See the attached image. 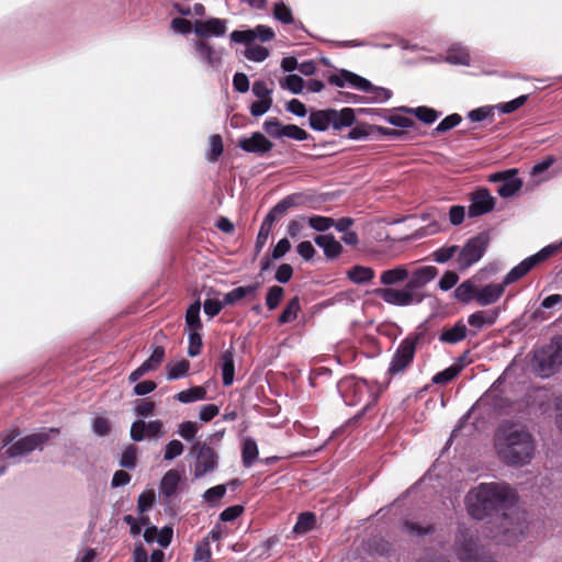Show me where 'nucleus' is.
I'll list each match as a JSON object with an SVG mask.
<instances>
[{"instance_id":"obj_1","label":"nucleus","mask_w":562,"mask_h":562,"mask_svg":"<svg viewBox=\"0 0 562 562\" xmlns=\"http://www.w3.org/2000/svg\"><path fill=\"white\" fill-rule=\"evenodd\" d=\"M465 503L469 515L476 520L497 518V536L506 544H514L525 537L527 521L516 508V495L508 485L481 483L468 493Z\"/></svg>"},{"instance_id":"obj_2","label":"nucleus","mask_w":562,"mask_h":562,"mask_svg":"<svg viewBox=\"0 0 562 562\" xmlns=\"http://www.w3.org/2000/svg\"><path fill=\"white\" fill-rule=\"evenodd\" d=\"M495 448L499 458L509 465H524L533 457L532 436L522 427L505 423L496 432Z\"/></svg>"},{"instance_id":"obj_3","label":"nucleus","mask_w":562,"mask_h":562,"mask_svg":"<svg viewBox=\"0 0 562 562\" xmlns=\"http://www.w3.org/2000/svg\"><path fill=\"white\" fill-rule=\"evenodd\" d=\"M437 274L438 269L436 267L423 266L409 272L403 288H378L373 293L390 305L400 307L418 305L427 297L422 289L430 283Z\"/></svg>"},{"instance_id":"obj_4","label":"nucleus","mask_w":562,"mask_h":562,"mask_svg":"<svg viewBox=\"0 0 562 562\" xmlns=\"http://www.w3.org/2000/svg\"><path fill=\"white\" fill-rule=\"evenodd\" d=\"M59 432L58 428H43L41 431L27 435L23 438L15 440L16 434L14 431L8 432L2 436V453L1 456L8 459H12L13 463L20 462V460L31 452L38 450L42 451L47 445L49 439Z\"/></svg>"},{"instance_id":"obj_5","label":"nucleus","mask_w":562,"mask_h":562,"mask_svg":"<svg viewBox=\"0 0 562 562\" xmlns=\"http://www.w3.org/2000/svg\"><path fill=\"white\" fill-rule=\"evenodd\" d=\"M532 369L541 378H550L562 367V335L537 349L532 357Z\"/></svg>"},{"instance_id":"obj_6","label":"nucleus","mask_w":562,"mask_h":562,"mask_svg":"<svg viewBox=\"0 0 562 562\" xmlns=\"http://www.w3.org/2000/svg\"><path fill=\"white\" fill-rule=\"evenodd\" d=\"M424 331H414L401 340L386 370V374L390 378L402 375L411 367L414 361L416 347L424 339Z\"/></svg>"},{"instance_id":"obj_7","label":"nucleus","mask_w":562,"mask_h":562,"mask_svg":"<svg viewBox=\"0 0 562 562\" xmlns=\"http://www.w3.org/2000/svg\"><path fill=\"white\" fill-rule=\"evenodd\" d=\"M490 243L491 237L487 232H481L469 238L461 248L459 247L456 258L457 269L463 272L477 263L487 251Z\"/></svg>"},{"instance_id":"obj_8","label":"nucleus","mask_w":562,"mask_h":562,"mask_svg":"<svg viewBox=\"0 0 562 562\" xmlns=\"http://www.w3.org/2000/svg\"><path fill=\"white\" fill-rule=\"evenodd\" d=\"M456 552L461 562H496L479 547L475 533L461 527L456 536Z\"/></svg>"},{"instance_id":"obj_9","label":"nucleus","mask_w":562,"mask_h":562,"mask_svg":"<svg viewBox=\"0 0 562 562\" xmlns=\"http://www.w3.org/2000/svg\"><path fill=\"white\" fill-rule=\"evenodd\" d=\"M561 248L562 241L560 244H550L540 249L538 252L525 258L517 266L509 270V272L504 277L502 283L506 288L507 285L517 282L522 277H525L533 267L552 257Z\"/></svg>"},{"instance_id":"obj_10","label":"nucleus","mask_w":562,"mask_h":562,"mask_svg":"<svg viewBox=\"0 0 562 562\" xmlns=\"http://www.w3.org/2000/svg\"><path fill=\"white\" fill-rule=\"evenodd\" d=\"M191 452L195 457L193 475L195 479L213 472L218 465V454L206 442H195Z\"/></svg>"},{"instance_id":"obj_11","label":"nucleus","mask_w":562,"mask_h":562,"mask_svg":"<svg viewBox=\"0 0 562 562\" xmlns=\"http://www.w3.org/2000/svg\"><path fill=\"white\" fill-rule=\"evenodd\" d=\"M166 435L164 423L159 419L145 422L137 419L132 423L130 436L133 441L140 442L145 439L158 440Z\"/></svg>"},{"instance_id":"obj_12","label":"nucleus","mask_w":562,"mask_h":562,"mask_svg":"<svg viewBox=\"0 0 562 562\" xmlns=\"http://www.w3.org/2000/svg\"><path fill=\"white\" fill-rule=\"evenodd\" d=\"M517 169H507L492 173L488 180L494 183H499L497 193L501 198L507 199L514 196L522 187V180L517 177Z\"/></svg>"},{"instance_id":"obj_13","label":"nucleus","mask_w":562,"mask_h":562,"mask_svg":"<svg viewBox=\"0 0 562 562\" xmlns=\"http://www.w3.org/2000/svg\"><path fill=\"white\" fill-rule=\"evenodd\" d=\"M338 391L348 406L358 405L367 393V385L362 380L346 378L339 381Z\"/></svg>"},{"instance_id":"obj_14","label":"nucleus","mask_w":562,"mask_h":562,"mask_svg":"<svg viewBox=\"0 0 562 562\" xmlns=\"http://www.w3.org/2000/svg\"><path fill=\"white\" fill-rule=\"evenodd\" d=\"M468 215L471 218L479 217L492 212L495 207V198L491 195L486 188H479L470 199Z\"/></svg>"},{"instance_id":"obj_15","label":"nucleus","mask_w":562,"mask_h":562,"mask_svg":"<svg viewBox=\"0 0 562 562\" xmlns=\"http://www.w3.org/2000/svg\"><path fill=\"white\" fill-rule=\"evenodd\" d=\"M237 146L249 154L263 157L271 151L274 144L260 132H254L248 137H240Z\"/></svg>"},{"instance_id":"obj_16","label":"nucleus","mask_w":562,"mask_h":562,"mask_svg":"<svg viewBox=\"0 0 562 562\" xmlns=\"http://www.w3.org/2000/svg\"><path fill=\"white\" fill-rule=\"evenodd\" d=\"M328 82L339 88L350 86L359 91L371 88L370 80L347 69H340L338 72L331 74L328 77Z\"/></svg>"},{"instance_id":"obj_17","label":"nucleus","mask_w":562,"mask_h":562,"mask_svg":"<svg viewBox=\"0 0 562 562\" xmlns=\"http://www.w3.org/2000/svg\"><path fill=\"white\" fill-rule=\"evenodd\" d=\"M226 21L218 18H210L207 20H195L194 33L200 37H221L226 33Z\"/></svg>"},{"instance_id":"obj_18","label":"nucleus","mask_w":562,"mask_h":562,"mask_svg":"<svg viewBox=\"0 0 562 562\" xmlns=\"http://www.w3.org/2000/svg\"><path fill=\"white\" fill-rule=\"evenodd\" d=\"M194 49L198 59L205 66L217 69L222 64V55L215 50L207 42L198 40L194 43Z\"/></svg>"},{"instance_id":"obj_19","label":"nucleus","mask_w":562,"mask_h":562,"mask_svg":"<svg viewBox=\"0 0 562 562\" xmlns=\"http://www.w3.org/2000/svg\"><path fill=\"white\" fill-rule=\"evenodd\" d=\"M499 307L493 310H481L472 313L468 317V324L473 327L475 330L471 331V335H476L485 326H492L496 323L499 316Z\"/></svg>"},{"instance_id":"obj_20","label":"nucleus","mask_w":562,"mask_h":562,"mask_svg":"<svg viewBox=\"0 0 562 562\" xmlns=\"http://www.w3.org/2000/svg\"><path fill=\"white\" fill-rule=\"evenodd\" d=\"M505 286L501 283H488L477 286L476 303L480 306H488L496 303L504 294Z\"/></svg>"},{"instance_id":"obj_21","label":"nucleus","mask_w":562,"mask_h":562,"mask_svg":"<svg viewBox=\"0 0 562 562\" xmlns=\"http://www.w3.org/2000/svg\"><path fill=\"white\" fill-rule=\"evenodd\" d=\"M409 277V270L404 265H398L394 268L386 269L380 274V283L383 288H393L398 283H403Z\"/></svg>"},{"instance_id":"obj_22","label":"nucleus","mask_w":562,"mask_h":562,"mask_svg":"<svg viewBox=\"0 0 562 562\" xmlns=\"http://www.w3.org/2000/svg\"><path fill=\"white\" fill-rule=\"evenodd\" d=\"M499 379L496 380L481 398L482 402L491 405L495 411H504L510 407L512 402L498 391Z\"/></svg>"},{"instance_id":"obj_23","label":"nucleus","mask_w":562,"mask_h":562,"mask_svg":"<svg viewBox=\"0 0 562 562\" xmlns=\"http://www.w3.org/2000/svg\"><path fill=\"white\" fill-rule=\"evenodd\" d=\"M314 241L329 260L336 259L342 251L341 244L331 234L317 235Z\"/></svg>"},{"instance_id":"obj_24","label":"nucleus","mask_w":562,"mask_h":562,"mask_svg":"<svg viewBox=\"0 0 562 562\" xmlns=\"http://www.w3.org/2000/svg\"><path fill=\"white\" fill-rule=\"evenodd\" d=\"M470 333L462 321H458L451 327H445L439 335V341L449 345H456L462 341Z\"/></svg>"},{"instance_id":"obj_25","label":"nucleus","mask_w":562,"mask_h":562,"mask_svg":"<svg viewBox=\"0 0 562 562\" xmlns=\"http://www.w3.org/2000/svg\"><path fill=\"white\" fill-rule=\"evenodd\" d=\"M220 368L222 371V381L225 386L233 384L235 379L234 348L231 347L221 356Z\"/></svg>"},{"instance_id":"obj_26","label":"nucleus","mask_w":562,"mask_h":562,"mask_svg":"<svg viewBox=\"0 0 562 562\" xmlns=\"http://www.w3.org/2000/svg\"><path fill=\"white\" fill-rule=\"evenodd\" d=\"M331 109L312 111L308 117L310 127L317 132H325L330 126L333 127Z\"/></svg>"},{"instance_id":"obj_27","label":"nucleus","mask_w":562,"mask_h":562,"mask_svg":"<svg viewBox=\"0 0 562 562\" xmlns=\"http://www.w3.org/2000/svg\"><path fill=\"white\" fill-rule=\"evenodd\" d=\"M260 286H261V284L259 282H256V283H252L249 285L235 288L232 291L224 294V297H223L224 304H226V306L234 305L245 297H248V296L255 297L256 293Z\"/></svg>"},{"instance_id":"obj_28","label":"nucleus","mask_w":562,"mask_h":562,"mask_svg":"<svg viewBox=\"0 0 562 562\" xmlns=\"http://www.w3.org/2000/svg\"><path fill=\"white\" fill-rule=\"evenodd\" d=\"M181 476L178 470L171 469L165 473L160 481L159 491L166 498L173 497L180 483Z\"/></svg>"},{"instance_id":"obj_29","label":"nucleus","mask_w":562,"mask_h":562,"mask_svg":"<svg viewBox=\"0 0 562 562\" xmlns=\"http://www.w3.org/2000/svg\"><path fill=\"white\" fill-rule=\"evenodd\" d=\"M477 285L473 279H468L460 283L453 291V296L457 301L469 304L472 301L476 302Z\"/></svg>"},{"instance_id":"obj_30","label":"nucleus","mask_w":562,"mask_h":562,"mask_svg":"<svg viewBox=\"0 0 562 562\" xmlns=\"http://www.w3.org/2000/svg\"><path fill=\"white\" fill-rule=\"evenodd\" d=\"M445 60L451 65L469 66L470 54L467 47L454 44L448 48Z\"/></svg>"},{"instance_id":"obj_31","label":"nucleus","mask_w":562,"mask_h":562,"mask_svg":"<svg viewBox=\"0 0 562 562\" xmlns=\"http://www.w3.org/2000/svg\"><path fill=\"white\" fill-rule=\"evenodd\" d=\"M347 278L355 284H364L372 281L375 272L372 268L356 265L347 271Z\"/></svg>"},{"instance_id":"obj_32","label":"nucleus","mask_w":562,"mask_h":562,"mask_svg":"<svg viewBox=\"0 0 562 562\" xmlns=\"http://www.w3.org/2000/svg\"><path fill=\"white\" fill-rule=\"evenodd\" d=\"M331 113H335L333 116V128L338 131L344 127H351L356 122V113L351 108H344L341 110L331 109Z\"/></svg>"},{"instance_id":"obj_33","label":"nucleus","mask_w":562,"mask_h":562,"mask_svg":"<svg viewBox=\"0 0 562 562\" xmlns=\"http://www.w3.org/2000/svg\"><path fill=\"white\" fill-rule=\"evenodd\" d=\"M359 112H369L367 109H359ZM376 114L380 115L381 119L386 121L389 124L401 127V128H411L414 126V121L407 116L397 115V114H389L387 110H373Z\"/></svg>"},{"instance_id":"obj_34","label":"nucleus","mask_w":562,"mask_h":562,"mask_svg":"<svg viewBox=\"0 0 562 562\" xmlns=\"http://www.w3.org/2000/svg\"><path fill=\"white\" fill-rule=\"evenodd\" d=\"M401 111L414 114L420 122L425 124H432L441 114L435 109L425 105H420L414 109L402 106Z\"/></svg>"},{"instance_id":"obj_35","label":"nucleus","mask_w":562,"mask_h":562,"mask_svg":"<svg viewBox=\"0 0 562 562\" xmlns=\"http://www.w3.org/2000/svg\"><path fill=\"white\" fill-rule=\"evenodd\" d=\"M201 302L200 299L195 300L186 312V326L191 331H199L202 328L200 318Z\"/></svg>"},{"instance_id":"obj_36","label":"nucleus","mask_w":562,"mask_h":562,"mask_svg":"<svg viewBox=\"0 0 562 562\" xmlns=\"http://www.w3.org/2000/svg\"><path fill=\"white\" fill-rule=\"evenodd\" d=\"M258 446L255 439L248 437L243 441L241 461L245 468H250L258 457Z\"/></svg>"},{"instance_id":"obj_37","label":"nucleus","mask_w":562,"mask_h":562,"mask_svg":"<svg viewBox=\"0 0 562 562\" xmlns=\"http://www.w3.org/2000/svg\"><path fill=\"white\" fill-rule=\"evenodd\" d=\"M165 358V349L161 346L154 348L150 357L145 360L137 369L145 375L149 371L156 370Z\"/></svg>"},{"instance_id":"obj_38","label":"nucleus","mask_w":562,"mask_h":562,"mask_svg":"<svg viewBox=\"0 0 562 562\" xmlns=\"http://www.w3.org/2000/svg\"><path fill=\"white\" fill-rule=\"evenodd\" d=\"M206 396V390L203 386H193L189 390H184L176 394L175 398L180 403H193L196 401H202Z\"/></svg>"},{"instance_id":"obj_39","label":"nucleus","mask_w":562,"mask_h":562,"mask_svg":"<svg viewBox=\"0 0 562 562\" xmlns=\"http://www.w3.org/2000/svg\"><path fill=\"white\" fill-rule=\"evenodd\" d=\"M301 310L300 299L299 296L292 297L282 313L280 314L278 318L279 324H288L293 322L297 317V313Z\"/></svg>"},{"instance_id":"obj_40","label":"nucleus","mask_w":562,"mask_h":562,"mask_svg":"<svg viewBox=\"0 0 562 562\" xmlns=\"http://www.w3.org/2000/svg\"><path fill=\"white\" fill-rule=\"evenodd\" d=\"M316 517L311 512H305L299 515L297 520L293 527L295 533H306L315 527Z\"/></svg>"},{"instance_id":"obj_41","label":"nucleus","mask_w":562,"mask_h":562,"mask_svg":"<svg viewBox=\"0 0 562 562\" xmlns=\"http://www.w3.org/2000/svg\"><path fill=\"white\" fill-rule=\"evenodd\" d=\"M119 465L126 470H134L137 465V447L128 445L122 451Z\"/></svg>"},{"instance_id":"obj_42","label":"nucleus","mask_w":562,"mask_h":562,"mask_svg":"<svg viewBox=\"0 0 562 562\" xmlns=\"http://www.w3.org/2000/svg\"><path fill=\"white\" fill-rule=\"evenodd\" d=\"M403 529L412 537L420 538L427 535H431L435 531V528L431 525H420L419 522L405 520L403 524Z\"/></svg>"},{"instance_id":"obj_43","label":"nucleus","mask_w":562,"mask_h":562,"mask_svg":"<svg viewBox=\"0 0 562 562\" xmlns=\"http://www.w3.org/2000/svg\"><path fill=\"white\" fill-rule=\"evenodd\" d=\"M458 250L459 246L457 245L440 247L432 252V260L440 265L447 263L453 257L458 256Z\"/></svg>"},{"instance_id":"obj_44","label":"nucleus","mask_w":562,"mask_h":562,"mask_svg":"<svg viewBox=\"0 0 562 562\" xmlns=\"http://www.w3.org/2000/svg\"><path fill=\"white\" fill-rule=\"evenodd\" d=\"M495 110L494 105H484L469 111L467 116L471 122L479 123L488 119L493 120Z\"/></svg>"},{"instance_id":"obj_45","label":"nucleus","mask_w":562,"mask_h":562,"mask_svg":"<svg viewBox=\"0 0 562 562\" xmlns=\"http://www.w3.org/2000/svg\"><path fill=\"white\" fill-rule=\"evenodd\" d=\"M306 221L311 228H313L316 232H321V233L327 232L335 224V220L333 217L322 216V215L310 216L306 218Z\"/></svg>"},{"instance_id":"obj_46","label":"nucleus","mask_w":562,"mask_h":562,"mask_svg":"<svg viewBox=\"0 0 562 562\" xmlns=\"http://www.w3.org/2000/svg\"><path fill=\"white\" fill-rule=\"evenodd\" d=\"M280 86L284 90H289L294 94H299L302 92L304 88V80L302 77L291 74L285 76L281 81Z\"/></svg>"},{"instance_id":"obj_47","label":"nucleus","mask_w":562,"mask_h":562,"mask_svg":"<svg viewBox=\"0 0 562 562\" xmlns=\"http://www.w3.org/2000/svg\"><path fill=\"white\" fill-rule=\"evenodd\" d=\"M376 135L373 133V125L370 124H359L352 127L348 133V138L352 140L360 139H374Z\"/></svg>"},{"instance_id":"obj_48","label":"nucleus","mask_w":562,"mask_h":562,"mask_svg":"<svg viewBox=\"0 0 562 562\" xmlns=\"http://www.w3.org/2000/svg\"><path fill=\"white\" fill-rule=\"evenodd\" d=\"M284 124H282L277 117H269L263 122V131L274 139L283 137Z\"/></svg>"},{"instance_id":"obj_49","label":"nucleus","mask_w":562,"mask_h":562,"mask_svg":"<svg viewBox=\"0 0 562 562\" xmlns=\"http://www.w3.org/2000/svg\"><path fill=\"white\" fill-rule=\"evenodd\" d=\"M190 369V362L186 359H182L173 364L167 366V379L168 380H178L187 374Z\"/></svg>"},{"instance_id":"obj_50","label":"nucleus","mask_w":562,"mask_h":562,"mask_svg":"<svg viewBox=\"0 0 562 562\" xmlns=\"http://www.w3.org/2000/svg\"><path fill=\"white\" fill-rule=\"evenodd\" d=\"M244 55L248 60L261 63L268 58L269 50L261 45H248Z\"/></svg>"},{"instance_id":"obj_51","label":"nucleus","mask_w":562,"mask_h":562,"mask_svg":"<svg viewBox=\"0 0 562 562\" xmlns=\"http://www.w3.org/2000/svg\"><path fill=\"white\" fill-rule=\"evenodd\" d=\"M462 121V117L458 113H452L447 115L432 131V135L441 134L450 131L451 128L458 126Z\"/></svg>"},{"instance_id":"obj_52","label":"nucleus","mask_w":562,"mask_h":562,"mask_svg":"<svg viewBox=\"0 0 562 562\" xmlns=\"http://www.w3.org/2000/svg\"><path fill=\"white\" fill-rule=\"evenodd\" d=\"M284 295V290L279 285H272L268 289L266 296V305L270 311L276 310L282 297Z\"/></svg>"},{"instance_id":"obj_53","label":"nucleus","mask_w":562,"mask_h":562,"mask_svg":"<svg viewBox=\"0 0 562 562\" xmlns=\"http://www.w3.org/2000/svg\"><path fill=\"white\" fill-rule=\"evenodd\" d=\"M273 18L283 24H291L293 22L292 10L282 1L274 4Z\"/></svg>"},{"instance_id":"obj_54","label":"nucleus","mask_w":562,"mask_h":562,"mask_svg":"<svg viewBox=\"0 0 562 562\" xmlns=\"http://www.w3.org/2000/svg\"><path fill=\"white\" fill-rule=\"evenodd\" d=\"M183 451H184L183 443L178 439H172L165 446L164 460L172 461L177 457L181 456L183 453Z\"/></svg>"},{"instance_id":"obj_55","label":"nucleus","mask_w":562,"mask_h":562,"mask_svg":"<svg viewBox=\"0 0 562 562\" xmlns=\"http://www.w3.org/2000/svg\"><path fill=\"white\" fill-rule=\"evenodd\" d=\"M362 92L371 93V100L372 103H384L389 101L392 97V91L383 88V87H376L371 83V88L368 90H361Z\"/></svg>"},{"instance_id":"obj_56","label":"nucleus","mask_w":562,"mask_h":562,"mask_svg":"<svg viewBox=\"0 0 562 562\" xmlns=\"http://www.w3.org/2000/svg\"><path fill=\"white\" fill-rule=\"evenodd\" d=\"M297 195L291 194L279 201L270 211L277 215V217L283 216L289 209L296 205Z\"/></svg>"},{"instance_id":"obj_57","label":"nucleus","mask_w":562,"mask_h":562,"mask_svg":"<svg viewBox=\"0 0 562 562\" xmlns=\"http://www.w3.org/2000/svg\"><path fill=\"white\" fill-rule=\"evenodd\" d=\"M528 100V95H519L508 102L499 103L496 106L503 114H509L521 108Z\"/></svg>"},{"instance_id":"obj_58","label":"nucleus","mask_w":562,"mask_h":562,"mask_svg":"<svg viewBox=\"0 0 562 562\" xmlns=\"http://www.w3.org/2000/svg\"><path fill=\"white\" fill-rule=\"evenodd\" d=\"M283 137L303 142L310 139L312 136L302 127L295 124H288L284 126Z\"/></svg>"},{"instance_id":"obj_59","label":"nucleus","mask_w":562,"mask_h":562,"mask_svg":"<svg viewBox=\"0 0 562 562\" xmlns=\"http://www.w3.org/2000/svg\"><path fill=\"white\" fill-rule=\"evenodd\" d=\"M460 372V369L457 366H450L447 369L436 373L432 376V383L435 384H446L453 380Z\"/></svg>"},{"instance_id":"obj_60","label":"nucleus","mask_w":562,"mask_h":562,"mask_svg":"<svg viewBox=\"0 0 562 562\" xmlns=\"http://www.w3.org/2000/svg\"><path fill=\"white\" fill-rule=\"evenodd\" d=\"M178 434L186 441H193L198 434V425L193 422H182L178 426Z\"/></svg>"},{"instance_id":"obj_61","label":"nucleus","mask_w":562,"mask_h":562,"mask_svg":"<svg viewBox=\"0 0 562 562\" xmlns=\"http://www.w3.org/2000/svg\"><path fill=\"white\" fill-rule=\"evenodd\" d=\"M223 140L218 134H214L210 137V153L207 159L210 161H216L223 154Z\"/></svg>"},{"instance_id":"obj_62","label":"nucleus","mask_w":562,"mask_h":562,"mask_svg":"<svg viewBox=\"0 0 562 562\" xmlns=\"http://www.w3.org/2000/svg\"><path fill=\"white\" fill-rule=\"evenodd\" d=\"M212 557L210 541L204 538L202 542L195 546L193 562H203L210 560Z\"/></svg>"},{"instance_id":"obj_63","label":"nucleus","mask_w":562,"mask_h":562,"mask_svg":"<svg viewBox=\"0 0 562 562\" xmlns=\"http://www.w3.org/2000/svg\"><path fill=\"white\" fill-rule=\"evenodd\" d=\"M226 490V484H218L210 487L203 493V499L209 504H214L225 495Z\"/></svg>"},{"instance_id":"obj_64","label":"nucleus","mask_w":562,"mask_h":562,"mask_svg":"<svg viewBox=\"0 0 562 562\" xmlns=\"http://www.w3.org/2000/svg\"><path fill=\"white\" fill-rule=\"evenodd\" d=\"M155 403L147 400H140L136 402L134 413L139 417H149L155 413Z\"/></svg>"}]
</instances>
